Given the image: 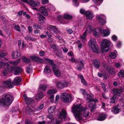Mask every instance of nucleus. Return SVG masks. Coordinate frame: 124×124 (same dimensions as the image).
I'll list each match as a JSON object with an SVG mask.
<instances>
[{
    "label": "nucleus",
    "mask_w": 124,
    "mask_h": 124,
    "mask_svg": "<svg viewBox=\"0 0 124 124\" xmlns=\"http://www.w3.org/2000/svg\"><path fill=\"white\" fill-rule=\"evenodd\" d=\"M72 111L78 120L83 119V117L87 119L89 117V113L87 108H84L80 105L74 104L72 108Z\"/></svg>",
    "instance_id": "obj_1"
},
{
    "label": "nucleus",
    "mask_w": 124,
    "mask_h": 124,
    "mask_svg": "<svg viewBox=\"0 0 124 124\" xmlns=\"http://www.w3.org/2000/svg\"><path fill=\"white\" fill-rule=\"evenodd\" d=\"M13 100L12 96L5 94L3 95L2 98L0 99V106L3 107H8L12 103Z\"/></svg>",
    "instance_id": "obj_2"
},
{
    "label": "nucleus",
    "mask_w": 124,
    "mask_h": 124,
    "mask_svg": "<svg viewBox=\"0 0 124 124\" xmlns=\"http://www.w3.org/2000/svg\"><path fill=\"white\" fill-rule=\"evenodd\" d=\"M47 28L56 38L59 39V42L61 43V40L62 39V38L61 36L56 34H61L62 33V32L58 30L55 26L50 25L47 27Z\"/></svg>",
    "instance_id": "obj_3"
},
{
    "label": "nucleus",
    "mask_w": 124,
    "mask_h": 124,
    "mask_svg": "<svg viewBox=\"0 0 124 124\" xmlns=\"http://www.w3.org/2000/svg\"><path fill=\"white\" fill-rule=\"evenodd\" d=\"M101 47L103 51L104 52L108 51L110 44V41L106 39H104L101 41Z\"/></svg>",
    "instance_id": "obj_4"
},
{
    "label": "nucleus",
    "mask_w": 124,
    "mask_h": 124,
    "mask_svg": "<svg viewBox=\"0 0 124 124\" xmlns=\"http://www.w3.org/2000/svg\"><path fill=\"white\" fill-rule=\"evenodd\" d=\"M89 46L92 48L93 51L95 53H98V46L96 43V40L94 38H92L88 43Z\"/></svg>",
    "instance_id": "obj_5"
},
{
    "label": "nucleus",
    "mask_w": 124,
    "mask_h": 124,
    "mask_svg": "<svg viewBox=\"0 0 124 124\" xmlns=\"http://www.w3.org/2000/svg\"><path fill=\"white\" fill-rule=\"evenodd\" d=\"M61 98L62 101L65 103L71 102L73 99V98L70 94L66 93L62 94L61 95Z\"/></svg>",
    "instance_id": "obj_6"
},
{
    "label": "nucleus",
    "mask_w": 124,
    "mask_h": 124,
    "mask_svg": "<svg viewBox=\"0 0 124 124\" xmlns=\"http://www.w3.org/2000/svg\"><path fill=\"white\" fill-rule=\"evenodd\" d=\"M67 114V113L65 110L62 109L59 115V120H56L55 124H59L62 119L64 120L66 118Z\"/></svg>",
    "instance_id": "obj_7"
},
{
    "label": "nucleus",
    "mask_w": 124,
    "mask_h": 124,
    "mask_svg": "<svg viewBox=\"0 0 124 124\" xmlns=\"http://www.w3.org/2000/svg\"><path fill=\"white\" fill-rule=\"evenodd\" d=\"M15 71L14 74L16 75H18L22 71L21 67L17 66H13L10 69V71Z\"/></svg>",
    "instance_id": "obj_8"
},
{
    "label": "nucleus",
    "mask_w": 124,
    "mask_h": 124,
    "mask_svg": "<svg viewBox=\"0 0 124 124\" xmlns=\"http://www.w3.org/2000/svg\"><path fill=\"white\" fill-rule=\"evenodd\" d=\"M25 3H27L32 7H36L39 4L38 1H35L33 0H21Z\"/></svg>",
    "instance_id": "obj_9"
},
{
    "label": "nucleus",
    "mask_w": 124,
    "mask_h": 124,
    "mask_svg": "<svg viewBox=\"0 0 124 124\" xmlns=\"http://www.w3.org/2000/svg\"><path fill=\"white\" fill-rule=\"evenodd\" d=\"M69 84V82L67 81H61L58 83L56 84L57 87L60 89L66 87Z\"/></svg>",
    "instance_id": "obj_10"
},
{
    "label": "nucleus",
    "mask_w": 124,
    "mask_h": 124,
    "mask_svg": "<svg viewBox=\"0 0 124 124\" xmlns=\"http://www.w3.org/2000/svg\"><path fill=\"white\" fill-rule=\"evenodd\" d=\"M14 85L13 82H12L10 79H8L3 82V85L6 87L8 88L13 87Z\"/></svg>",
    "instance_id": "obj_11"
},
{
    "label": "nucleus",
    "mask_w": 124,
    "mask_h": 124,
    "mask_svg": "<svg viewBox=\"0 0 124 124\" xmlns=\"http://www.w3.org/2000/svg\"><path fill=\"white\" fill-rule=\"evenodd\" d=\"M77 61L78 64L77 69L78 70H81L84 66V61L80 59H78Z\"/></svg>",
    "instance_id": "obj_12"
},
{
    "label": "nucleus",
    "mask_w": 124,
    "mask_h": 124,
    "mask_svg": "<svg viewBox=\"0 0 124 124\" xmlns=\"http://www.w3.org/2000/svg\"><path fill=\"white\" fill-rule=\"evenodd\" d=\"M89 102L94 101L95 102H98V100L96 98L93 99V97L92 95L87 94L85 97Z\"/></svg>",
    "instance_id": "obj_13"
},
{
    "label": "nucleus",
    "mask_w": 124,
    "mask_h": 124,
    "mask_svg": "<svg viewBox=\"0 0 124 124\" xmlns=\"http://www.w3.org/2000/svg\"><path fill=\"white\" fill-rule=\"evenodd\" d=\"M53 71L55 75L57 77H59L61 75V72L59 69L56 67L55 65L52 67Z\"/></svg>",
    "instance_id": "obj_14"
},
{
    "label": "nucleus",
    "mask_w": 124,
    "mask_h": 124,
    "mask_svg": "<svg viewBox=\"0 0 124 124\" xmlns=\"http://www.w3.org/2000/svg\"><path fill=\"white\" fill-rule=\"evenodd\" d=\"M39 11L45 16H47L48 15L47 10L43 6H42L39 8Z\"/></svg>",
    "instance_id": "obj_15"
},
{
    "label": "nucleus",
    "mask_w": 124,
    "mask_h": 124,
    "mask_svg": "<svg viewBox=\"0 0 124 124\" xmlns=\"http://www.w3.org/2000/svg\"><path fill=\"white\" fill-rule=\"evenodd\" d=\"M97 20L99 21V23L101 24H103L104 23V19L105 16L103 15H98L96 17Z\"/></svg>",
    "instance_id": "obj_16"
},
{
    "label": "nucleus",
    "mask_w": 124,
    "mask_h": 124,
    "mask_svg": "<svg viewBox=\"0 0 124 124\" xmlns=\"http://www.w3.org/2000/svg\"><path fill=\"white\" fill-rule=\"evenodd\" d=\"M21 55V53L18 51H16L15 52H12V58H19Z\"/></svg>",
    "instance_id": "obj_17"
},
{
    "label": "nucleus",
    "mask_w": 124,
    "mask_h": 124,
    "mask_svg": "<svg viewBox=\"0 0 124 124\" xmlns=\"http://www.w3.org/2000/svg\"><path fill=\"white\" fill-rule=\"evenodd\" d=\"M99 32L101 33L102 36H108L110 33V32L104 29L103 30H99Z\"/></svg>",
    "instance_id": "obj_18"
},
{
    "label": "nucleus",
    "mask_w": 124,
    "mask_h": 124,
    "mask_svg": "<svg viewBox=\"0 0 124 124\" xmlns=\"http://www.w3.org/2000/svg\"><path fill=\"white\" fill-rule=\"evenodd\" d=\"M21 80V78L20 77H16L13 81L14 85H19Z\"/></svg>",
    "instance_id": "obj_19"
},
{
    "label": "nucleus",
    "mask_w": 124,
    "mask_h": 124,
    "mask_svg": "<svg viewBox=\"0 0 124 124\" xmlns=\"http://www.w3.org/2000/svg\"><path fill=\"white\" fill-rule=\"evenodd\" d=\"M93 64L95 68L97 69H99L100 68L101 65L100 62L97 60H93Z\"/></svg>",
    "instance_id": "obj_20"
},
{
    "label": "nucleus",
    "mask_w": 124,
    "mask_h": 124,
    "mask_svg": "<svg viewBox=\"0 0 124 124\" xmlns=\"http://www.w3.org/2000/svg\"><path fill=\"white\" fill-rule=\"evenodd\" d=\"M106 117V116L105 114L102 113L98 116L97 119L98 120L101 121L105 120Z\"/></svg>",
    "instance_id": "obj_21"
},
{
    "label": "nucleus",
    "mask_w": 124,
    "mask_h": 124,
    "mask_svg": "<svg viewBox=\"0 0 124 124\" xmlns=\"http://www.w3.org/2000/svg\"><path fill=\"white\" fill-rule=\"evenodd\" d=\"M23 96L26 104L28 105L33 100L32 98L28 97L25 95H23Z\"/></svg>",
    "instance_id": "obj_22"
},
{
    "label": "nucleus",
    "mask_w": 124,
    "mask_h": 124,
    "mask_svg": "<svg viewBox=\"0 0 124 124\" xmlns=\"http://www.w3.org/2000/svg\"><path fill=\"white\" fill-rule=\"evenodd\" d=\"M37 18L39 19V23L40 24L43 23L44 22V20L46 19L45 17L41 15L38 16Z\"/></svg>",
    "instance_id": "obj_23"
},
{
    "label": "nucleus",
    "mask_w": 124,
    "mask_h": 124,
    "mask_svg": "<svg viewBox=\"0 0 124 124\" xmlns=\"http://www.w3.org/2000/svg\"><path fill=\"white\" fill-rule=\"evenodd\" d=\"M5 67L4 70L3 71V75L4 76H6L9 72V65Z\"/></svg>",
    "instance_id": "obj_24"
},
{
    "label": "nucleus",
    "mask_w": 124,
    "mask_h": 124,
    "mask_svg": "<svg viewBox=\"0 0 124 124\" xmlns=\"http://www.w3.org/2000/svg\"><path fill=\"white\" fill-rule=\"evenodd\" d=\"M89 107L91 109V111L92 112H94L96 108V105L92 103H90L89 105Z\"/></svg>",
    "instance_id": "obj_25"
},
{
    "label": "nucleus",
    "mask_w": 124,
    "mask_h": 124,
    "mask_svg": "<svg viewBox=\"0 0 124 124\" xmlns=\"http://www.w3.org/2000/svg\"><path fill=\"white\" fill-rule=\"evenodd\" d=\"M85 15H86L87 19H92L93 17L92 14L89 11L86 12L85 13Z\"/></svg>",
    "instance_id": "obj_26"
},
{
    "label": "nucleus",
    "mask_w": 124,
    "mask_h": 124,
    "mask_svg": "<svg viewBox=\"0 0 124 124\" xmlns=\"http://www.w3.org/2000/svg\"><path fill=\"white\" fill-rule=\"evenodd\" d=\"M120 109L118 105H116L114 107L113 112L114 114H117L119 112Z\"/></svg>",
    "instance_id": "obj_27"
},
{
    "label": "nucleus",
    "mask_w": 124,
    "mask_h": 124,
    "mask_svg": "<svg viewBox=\"0 0 124 124\" xmlns=\"http://www.w3.org/2000/svg\"><path fill=\"white\" fill-rule=\"evenodd\" d=\"M107 69L108 71L110 73L113 74L115 73V70L112 67L108 66L107 67Z\"/></svg>",
    "instance_id": "obj_28"
},
{
    "label": "nucleus",
    "mask_w": 124,
    "mask_h": 124,
    "mask_svg": "<svg viewBox=\"0 0 124 124\" xmlns=\"http://www.w3.org/2000/svg\"><path fill=\"white\" fill-rule=\"evenodd\" d=\"M113 91L115 95L118 96L120 95V93L121 92V90L117 89H113Z\"/></svg>",
    "instance_id": "obj_29"
},
{
    "label": "nucleus",
    "mask_w": 124,
    "mask_h": 124,
    "mask_svg": "<svg viewBox=\"0 0 124 124\" xmlns=\"http://www.w3.org/2000/svg\"><path fill=\"white\" fill-rule=\"evenodd\" d=\"M44 95L42 92H39L37 94L36 96V99L37 100H39L42 98Z\"/></svg>",
    "instance_id": "obj_30"
},
{
    "label": "nucleus",
    "mask_w": 124,
    "mask_h": 124,
    "mask_svg": "<svg viewBox=\"0 0 124 124\" xmlns=\"http://www.w3.org/2000/svg\"><path fill=\"white\" fill-rule=\"evenodd\" d=\"M44 59L46 62L47 63H50L53 66L55 65L52 60L45 58H44Z\"/></svg>",
    "instance_id": "obj_31"
},
{
    "label": "nucleus",
    "mask_w": 124,
    "mask_h": 124,
    "mask_svg": "<svg viewBox=\"0 0 124 124\" xmlns=\"http://www.w3.org/2000/svg\"><path fill=\"white\" fill-rule=\"evenodd\" d=\"M33 27L34 29L39 28L40 29H41L43 28V27L42 26H40L38 24L35 23L33 24Z\"/></svg>",
    "instance_id": "obj_32"
},
{
    "label": "nucleus",
    "mask_w": 124,
    "mask_h": 124,
    "mask_svg": "<svg viewBox=\"0 0 124 124\" xmlns=\"http://www.w3.org/2000/svg\"><path fill=\"white\" fill-rule=\"evenodd\" d=\"M92 28L91 25H88L87 27L86 30L85 31H86V32L90 33L91 32L92 30Z\"/></svg>",
    "instance_id": "obj_33"
},
{
    "label": "nucleus",
    "mask_w": 124,
    "mask_h": 124,
    "mask_svg": "<svg viewBox=\"0 0 124 124\" xmlns=\"http://www.w3.org/2000/svg\"><path fill=\"white\" fill-rule=\"evenodd\" d=\"M39 57V56H36L34 55H31L30 56V57L33 61L37 62Z\"/></svg>",
    "instance_id": "obj_34"
},
{
    "label": "nucleus",
    "mask_w": 124,
    "mask_h": 124,
    "mask_svg": "<svg viewBox=\"0 0 124 124\" xmlns=\"http://www.w3.org/2000/svg\"><path fill=\"white\" fill-rule=\"evenodd\" d=\"M51 70L49 67L48 65H46L44 68V71L45 73H49L51 72Z\"/></svg>",
    "instance_id": "obj_35"
},
{
    "label": "nucleus",
    "mask_w": 124,
    "mask_h": 124,
    "mask_svg": "<svg viewBox=\"0 0 124 124\" xmlns=\"http://www.w3.org/2000/svg\"><path fill=\"white\" fill-rule=\"evenodd\" d=\"M22 60L23 62L27 63H29L30 62V59L25 57H23L22 58Z\"/></svg>",
    "instance_id": "obj_36"
},
{
    "label": "nucleus",
    "mask_w": 124,
    "mask_h": 124,
    "mask_svg": "<svg viewBox=\"0 0 124 124\" xmlns=\"http://www.w3.org/2000/svg\"><path fill=\"white\" fill-rule=\"evenodd\" d=\"M57 92V90L55 89H53L49 90L47 92V93L48 94H54L56 93Z\"/></svg>",
    "instance_id": "obj_37"
},
{
    "label": "nucleus",
    "mask_w": 124,
    "mask_h": 124,
    "mask_svg": "<svg viewBox=\"0 0 124 124\" xmlns=\"http://www.w3.org/2000/svg\"><path fill=\"white\" fill-rule=\"evenodd\" d=\"M47 86L46 85H40L39 88L41 90H45Z\"/></svg>",
    "instance_id": "obj_38"
},
{
    "label": "nucleus",
    "mask_w": 124,
    "mask_h": 124,
    "mask_svg": "<svg viewBox=\"0 0 124 124\" xmlns=\"http://www.w3.org/2000/svg\"><path fill=\"white\" fill-rule=\"evenodd\" d=\"M9 64L7 63L3 62L0 61V68H3L5 66H7Z\"/></svg>",
    "instance_id": "obj_39"
},
{
    "label": "nucleus",
    "mask_w": 124,
    "mask_h": 124,
    "mask_svg": "<svg viewBox=\"0 0 124 124\" xmlns=\"http://www.w3.org/2000/svg\"><path fill=\"white\" fill-rule=\"evenodd\" d=\"M26 111L27 114H30L33 111V110L29 107H27L26 108Z\"/></svg>",
    "instance_id": "obj_40"
},
{
    "label": "nucleus",
    "mask_w": 124,
    "mask_h": 124,
    "mask_svg": "<svg viewBox=\"0 0 124 124\" xmlns=\"http://www.w3.org/2000/svg\"><path fill=\"white\" fill-rule=\"evenodd\" d=\"M76 43L78 44V48H80L82 46V43L79 40H78L76 42Z\"/></svg>",
    "instance_id": "obj_41"
},
{
    "label": "nucleus",
    "mask_w": 124,
    "mask_h": 124,
    "mask_svg": "<svg viewBox=\"0 0 124 124\" xmlns=\"http://www.w3.org/2000/svg\"><path fill=\"white\" fill-rule=\"evenodd\" d=\"M119 77H124V71L123 70H121L118 73Z\"/></svg>",
    "instance_id": "obj_42"
},
{
    "label": "nucleus",
    "mask_w": 124,
    "mask_h": 124,
    "mask_svg": "<svg viewBox=\"0 0 124 124\" xmlns=\"http://www.w3.org/2000/svg\"><path fill=\"white\" fill-rule=\"evenodd\" d=\"M99 28H96L95 30V31L94 32V35L95 37H97L98 36L99 32V30H100Z\"/></svg>",
    "instance_id": "obj_43"
},
{
    "label": "nucleus",
    "mask_w": 124,
    "mask_h": 124,
    "mask_svg": "<svg viewBox=\"0 0 124 124\" xmlns=\"http://www.w3.org/2000/svg\"><path fill=\"white\" fill-rule=\"evenodd\" d=\"M55 109V107H50L48 109V112L49 113H52Z\"/></svg>",
    "instance_id": "obj_44"
},
{
    "label": "nucleus",
    "mask_w": 124,
    "mask_h": 124,
    "mask_svg": "<svg viewBox=\"0 0 124 124\" xmlns=\"http://www.w3.org/2000/svg\"><path fill=\"white\" fill-rule=\"evenodd\" d=\"M63 17L65 19H71L72 17V16L70 15L66 14L64 15Z\"/></svg>",
    "instance_id": "obj_45"
},
{
    "label": "nucleus",
    "mask_w": 124,
    "mask_h": 124,
    "mask_svg": "<svg viewBox=\"0 0 124 124\" xmlns=\"http://www.w3.org/2000/svg\"><path fill=\"white\" fill-rule=\"evenodd\" d=\"M116 54L114 52H112L110 54V57L112 58L115 59L116 58Z\"/></svg>",
    "instance_id": "obj_46"
},
{
    "label": "nucleus",
    "mask_w": 124,
    "mask_h": 124,
    "mask_svg": "<svg viewBox=\"0 0 124 124\" xmlns=\"http://www.w3.org/2000/svg\"><path fill=\"white\" fill-rule=\"evenodd\" d=\"M80 90L81 92L82 93V94L84 95V97H85L86 94H87V92L85 91V90L83 89H81Z\"/></svg>",
    "instance_id": "obj_47"
},
{
    "label": "nucleus",
    "mask_w": 124,
    "mask_h": 124,
    "mask_svg": "<svg viewBox=\"0 0 124 124\" xmlns=\"http://www.w3.org/2000/svg\"><path fill=\"white\" fill-rule=\"evenodd\" d=\"M116 98L114 96H113L111 98H110L111 100L110 102L112 103H115Z\"/></svg>",
    "instance_id": "obj_48"
},
{
    "label": "nucleus",
    "mask_w": 124,
    "mask_h": 124,
    "mask_svg": "<svg viewBox=\"0 0 124 124\" xmlns=\"http://www.w3.org/2000/svg\"><path fill=\"white\" fill-rule=\"evenodd\" d=\"M26 72L28 73H30L31 72V69L30 68V65H29L26 67Z\"/></svg>",
    "instance_id": "obj_49"
},
{
    "label": "nucleus",
    "mask_w": 124,
    "mask_h": 124,
    "mask_svg": "<svg viewBox=\"0 0 124 124\" xmlns=\"http://www.w3.org/2000/svg\"><path fill=\"white\" fill-rule=\"evenodd\" d=\"M86 31H85L83 33V35L80 36V38L81 39H83V40H85V36L86 35Z\"/></svg>",
    "instance_id": "obj_50"
},
{
    "label": "nucleus",
    "mask_w": 124,
    "mask_h": 124,
    "mask_svg": "<svg viewBox=\"0 0 124 124\" xmlns=\"http://www.w3.org/2000/svg\"><path fill=\"white\" fill-rule=\"evenodd\" d=\"M45 53V51H43L42 50H40L39 52V55L40 56L42 57L44 55Z\"/></svg>",
    "instance_id": "obj_51"
},
{
    "label": "nucleus",
    "mask_w": 124,
    "mask_h": 124,
    "mask_svg": "<svg viewBox=\"0 0 124 124\" xmlns=\"http://www.w3.org/2000/svg\"><path fill=\"white\" fill-rule=\"evenodd\" d=\"M44 62V59H43L42 58H40L39 57L38 59V61L37 62H38L39 63H42Z\"/></svg>",
    "instance_id": "obj_52"
},
{
    "label": "nucleus",
    "mask_w": 124,
    "mask_h": 124,
    "mask_svg": "<svg viewBox=\"0 0 124 124\" xmlns=\"http://www.w3.org/2000/svg\"><path fill=\"white\" fill-rule=\"evenodd\" d=\"M101 84L102 86L103 90L104 91H106V88L105 84L103 83L102 82H101Z\"/></svg>",
    "instance_id": "obj_53"
},
{
    "label": "nucleus",
    "mask_w": 124,
    "mask_h": 124,
    "mask_svg": "<svg viewBox=\"0 0 124 124\" xmlns=\"http://www.w3.org/2000/svg\"><path fill=\"white\" fill-rule=\"evenodd\" d=\"M5 55V53L3 51H0V57H2Z\"/></svg>",
    "instance_id": "obj_54"
},
{
    "label": "nucleus",
    "mask_w": 124,
    "mask_h": 124,
    "mask_svg": "<svg viewBox=\"0 0 124 124\" xmlns=\"http://www.w3.org/2000/svg\"><path fill=\"white\" fill-rule=\"evenodd\" d=\"M51 48H53L55 51L57 50V48L54 44H53L50 45Z\"/></svg>",
    "instance_id": "obj_55"
},
{
    "label": "nucleus",
    "mask_w": 124,
    "mask_h": 124,
    "mask_svg": "<svg viewBox=\"0 0 124 124\" xmlns=\"http://www.w3.org/2000/svg\"><path fill=\"white\" fill-rule=\"evenodd\" d=\"M66 30L67 31L68 33L69 34H71L73 32V31L71 29H69L68 28H67L66 29Z\"/></svg>",
    "instance_id": "obj_56"
},
{
    "label": "nucleus",
    "mask_w": 124,
    "mask_h": 124,
    "mask_svg": "<svg viewBox=\"0 0 124 124\" xmlns=\"http://www.w3.org/2000/svg\"><path fill=\"white\" fill-rule=\"evenodd\" d=\"M44 104H42L41 105H40L39 106L38 108H37V110H40L42 109L44 107Z\"/></svg>",
    "instance_id": "obj_57"
},
{
    "label": "nucleus",
    "mask_w": 124,
    "mask_h": 124,
    "mask_svg": "<svg viewBox=\"0 0 124 124\" xmlns=\"http://www.w3.org/2000/svg\"><path fill=\"white\" fill-rule=\"evenodd\" d=\"M15 29L16 30H17V31H20V27L19 25H17V26H16L15 27Z\"/></svg>",
    "instance_id": "obj_58"
},
{
    "label": "nucleus",
    "mask_w": 124,
    "mask_h": 124,
    "mask_svg": "<svg viewBox=\"0 0 124 124\" xmlns=\"http://www.w3.org/2000/svg\"><path fill=\"white\" fill-rule=\"evenodd\" d=\"M47 117L50 119H52L53 117V116L51 114H49L47 115Z\"/></svg>",
    "instance_id": "obj_59"
},
{
    "label": "nucleus",
    "mask_w": 124,
    "mask_h": 124,
    "mask_svg": "<svg viewBox=\"0 0 124 124\" xmlns=\"http://www.w3.org/2000/svg\"><path fill=\"white\" fill-rule=\"evenodd\" d=\"M81 81L82 83H83V85H87V84L86 82L84 79V78L83 79L81 80Z\"/></svg>",
    "instance_id": "obj_60"
},
{
    "label": "nucleus",
    "mask_w": 124,
    "mask_h": 124,
    "mask_svg": "<svg viewBox=\"0 0 124 124\" xmlns=\"http://www.w3.org/2000/svg\"><path fill=\"white\" fill-rule=\"evenodd\" d=\"M28 32L29 33H30L33 30L31 26H29L28 27Z\"/></svg>",
    "instance_id": "obj_61"
},
{
    "label": "nucleus",
    "mask_w": 124,
    "mask_h": 124,
    "mask_svg": "<svg viewBox=\"0 0 124 124\" xmlns=\"http://www.w3.org/2000/svg\"><path fill=\"white\" fill-rule=\"evenodd\" d=\"M115 66L117 68H119L121 67L120 64L118 63H116L115 64Z\"/></svg>",
    "instance_id": "obj_62"
},
{
    "label": "nucleus",
    "mask_w": 124,
    "mask_h": 124,
    "mask_svg": "<svg viewBox=\"0 0 124 124\" xmlns=\"http://www.w3.org/2000/svg\"><path fill=\"white\" fill-rule=\"evenodd\" d=\"M45 33L48 36V37L49 38H51L52 37V35L50 34L47 31Z\"/></svg>",
    "instance_id": "obj_63"
},
{
    "label": "nucleus",
    "mask_w": 124,
    "mask_h": 124,
    "mask_svg": "<svg viewBox=\"0 0 124 124\" xmlns=\"http://www.w3.org/2000/svg\"><path fill=\"white\" fill-rule=\"evenodd\" d=\"M25 124H32V123L30 121L26 120L25 121Z\"/></svg>",
    "instance_id": "obj_64"
}]
</instances>
